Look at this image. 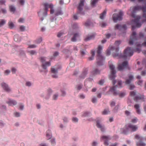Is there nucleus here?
<instances>
[{
  "label": "nucleus",
  "mask_w": 146,
  "mask_h": 146,
  "mask_svg": "<svg viewBox=\"0 0 146 146\" xmlns=\"http://www.w3.org/2000/svg\"><path fill=\"white\" fill-rule=\"evenodd\" d=\"M98 1V0H93L91 3L92 6H94Z\"/></svg>",
  "instance_id": "a19ab883"
},
{
  "label": "nucleus",
  "mask_w": 146,
  "mask_h": 146,
  "mask_svg": "<svg viewBox=\"0 0 146 146\" xmlns=\"http://www.w3.org/2000/svg\"><path fill=\"white\" fill-rule=\"evenodd\" d=\"M93 79L91 78H87L86 80L84 82V85L85 86H86V85H87L88 84H91V82L90 81L91 80H92Z\"/></svg>",
  "instance_id": "c756f323"
},
{
  "label": "nucleus",
  "mask_w": 146,
  "mask_h": 146,
  "mask_svg": "<svg viewBox=\"0 0 146 146\" xmlns=\"http://www.w3.org/2000/svg\"><path fill=\"white\" fill-rule=\"evenodd\" d=\"M4 90L6 91L7 92H9L11 91V89L9 87L8 84L4 82H2L1 84Z\"/></svg>",
  "instance_id": "f3484780"
},
{
  "label": "nucleus",
  "mask_w": 146,
  "mask_h": 146,
  "mask_svg": "<svg viewBox=\"0 0 146 146\" xmlns=\"http://www.w3.org/2000/svg\"><path fill=\"white\" fill-rule=\"evenodd\" d=\"M19 4L21 5H23L25 3V1L24 0H20L19 1Z\"/></svg>",
  "instance_id": "13d9d810"
},
{
  "label": "nucleus",
  "mask_w": 146,
  "mask_h": 146,
  "mask_svg": "<svg viewBox=\"0 0 146 146\" xmlns=\"http://www.w3.org/2000/svg\"><path fill=\"white\" fill-rule=\"evenodd\" d=\"M106 10H105L102 13L100 14V18L101 19H103L104 17H105L106 15Z\"/></svg>",
  "instance_id": "c85d7f7f"
},
{
  "label": "nucleus",
  "mask_w": 146,
  "mask_h": 146,
  "mask_svg": "<svg viewBox=\"0 0 146 146\" xmlns=\"http://www.w3.org/2000/svg\"><path fill=\"white\" fill-rule=\"evenodd\" d=\"M19 29L21 31H24L25 30V27L23 25H21L19 27Z\"/></svg>",
  "instance_id": "4c0bfd02"
},
{
  "label": "nucleus",
  "mask_w": 146,
  "mask_h": 146,
  "mask_svg": "<svg viewBox=\"0 0 146 146\" xmlns=\"http://www.w3.org/2000/svg\"><path fill=\"white\" fill-rule=\"evenodd\" d=\"M29 52L31 55H34L36 53V52L35 50H31L29 51Z\"/></svg>",
  "instance_id": "3c124183"
},
{
  "label": "nucleus",
  "mask_w": 146,
  "mask_h": 146,
  "mask_svg": "<svg viewBox=\"0 0 146 146\" xmlns=\"http://www.w3.org/2000/svg\"><path fill=\"white\" fill-rule=\"evenodd\" d=\"M58 94H54L52 97V99L54 100H56L58 96Z\"/></svg>",
  "instance_id": "c03bdc74"
},
{
  "label": "nucleus",
  "mask_w": 146,
  "mask_h": 146,
  "mask_svg": "<svg viewBox=\"0 0 146 146\" xmlns=\"http://www.w3.org/2000/svg\"><path fill=\"white\" fill-rule=\"evenodd\" d=\"M109 65L111 70V74L109 76V78L111 80H113L116 77L115 75L116 71L114 70L115 66L112 64V62L110 61L109 62Z\"/></svg>",
  "instance_id": "39448f33"
},
{
  "label": "nucleus",
  "mask_w": 146,
  "mask_h": 146,
  "mask_svg": "<svg viewBox=\"0 0 146 146\" xmlns=\"http://www.w3.org/2000/svg\"><path fill=\"white\" fill-rule=\"evenodd\" d=\"M136 91H131L130 92L129 95L131 96H134L136 95Z\"/></svg>",
  "instance_id": "f704fd0d"
},
{
  "label": "nucleus",
  "mask_w": 146,
  "mask_h": 146,
  "mask_svg": "<svg viewBox=\"0 0 146 146\" xmlns=\"http://www.w3.org/2000/svg\"><path fill=\"white\" fill-rule=\"evenodd\" d=\"M135 86L133 84H131L130 85L129 89L131 90L135 88Z\"/></svg>",
  "instance_id": "680f3d73"
},
{
  "label": "nucleus",
  "mask_w": 146,
  "mask_h": 146,
  "mask_svg": "<svg viewBox=\"0 0 146 146\" xmlns=\"http://www.w3.org/2000/svg\"><path fill=\"white\" fill-rule=\"evenodd\" d=\"M129 68L127 61L123 62L121 64H119L118 66V70L121 71L125 68Z\"/></svg>",
  "instance_id": "9d476101"
},
{
  "label": "nucleus",
  "mask_w": 146,
  "mask_h": 146,
  "mask_svg": "<svg viewBox=\"0 0 146 146\" xmlns=\"http://www.w3.org/2000/svg\"><path fill=\"white\" fill-rule=\"evenodd\" d=\"M36 47V45L35 44H31L29 46L28 48H34Z\"/></svg>",
  "instance_id": "4d7b16f0"
},
{
  "label": "nucleus",
  "mask_w": 146,
  "mask_h": 146,
  "mask_svg": "<svg viewBox=\"0 0 146 146\" xmlns=\"http://www.w3.org/2000/svg\"><path fill=\"white\" fill-rule=\"evenodd\" d=\"M80 35L78 33H76L74 34V36L71 38V41L72 42H76L77 40L79 38Z\"/></svg>",
  "instance_id": "412c9836"
},
{
  "label": "nucleus",
  "mask_w": 146,
  "mask_h": 146,
  "mask_svg": "<svg viewBox=\"0 0 146 146\" xmlns=\"http://www.w3.org/2000/svg\"><path fill=\"white\" fill-rule=\"evenodd\" d=\"M83 85L82 84H79L77 86V90H79L82 88Z\"/></svg>",
  "instance_id": "37998d69"
},
{
  "label": "nucleus",
  "mask_w": 146,
  "mask_h": 146,
  "mask_svg": "<svg viewBox=\"0 0 146 146\" xmlns=\"http://www.w3.org/2000/svg\"><path fill=\"white\" fill-rule=\"evenodd\" d=\"M9 7L11 11L14 13L15 11V7L13 5H10L9 6Z\"/></svg>",
  "instance_id": "473e14b6"
},
{
  "label": "nucleus",
  "mask_w": 146,
  "mask_h": 146,
  "mask_svg": "<svg viewBox=\"0 0 146 146\" xmlns=\"http://www.w3.org/2000/svg\"><path fill=\"white\" fill-rule=\"evenodd\" d=\"M141 10H142L143 13V17L145 19V20L142 21V22L143 23L145 21H146V4L143 7L139 6L131 7L127 12L128 14H129L132 17L135 18L134 19L132 20L131 21L132 30H134L136 27H140L141 25V24L139 23L140 17L137 16L135 14V13L137 11Z\"/></svg>",
  "instance_id": "f03ea898"
},
{
  "label": "nucleus",
  "mask_w": 146,
  "mask_h": 146,
  "mask_svg": "<svg viewBox=\"0 0 146 146\" xmlns=\"http://www.w3.org/2000/svg\"><path fill=\"white\" fill-rule=\"evenodd\" d=\"M135 138L138 140H142V138L141 137L138 135H136L135 137Z\"/></svg>",
  "instance_id": "79ce46f5"
},
{
  "label": "nucleus",
  "mask_w": 146,
  "mask_h": 146,
  "mask_svg": "<svg viewBox=\"0 0 146 146\" xmlns=\"http://www.w3.org/2000/svg\"><path fill=\"white\" fill-rule=\"evenodd\" d=\"M51 144L52 145H54L56 144L55 139H53L51 140Z\"/></svg>",
  "instance_id": "8fccbe9b"
},
{
  "label": "nucleus",
  "mask_w": 146,
  "mask_h": 146,
  "mask_svg": "<svg viewBox=\"0 0 146 146\" xmlns=\"http://www.w3.org/2000/svg\"><path fill=\"white\" fill-rule=\"evenodd\" d=\"M102 139L104 141V144L106 146L109 145L108 140L110 139L111 138L109 135L102 136L101 137Z\"/></svg>",
  "instance_id": "2eb2a0df"
},
{
  "label": "nucleus",
  "mask_w": 146,
  "mask_h": 146,
  "mask_svg": "<svg viewBox=\"0 0 146 146\" xmlns=\"http://www.w3.org/2000/svg\"><path fill=\"white\" fill-rule=\"evenodd\" d=\"M139 105L137 104H135L134 106V108L136 110V113L138 114L141 113L139 109Z\"/></svg>",
  "instance_id": "b1692460"
},
{
  "label": "nucleus",
  "mask_w": 146,
  "mask_h": 146,
  "mask_svg": "<svg viewBox=\"0 0 146 146\" xmlns=\"http://www.w3.org/2000/svg\"><path fill=\"white\" fill-rule=\"evenodd\" d=\"M5 0H0V5H3L5 4Z\"/></svg>",
  "instance_id": "338daca9"
},
{
  "label": "nucleus",
  "mask_w": 146,
  "mask_h": 146,
  "mask_svg": "<svg viewBox=\"0 0 146 146\" xmlns=\"http://www.w3.org/2000/svg\"><path fill=\"white\" fill-rule=\"evenodd\" d=\"M10 72V71L8 70H7L5 71L4 75H7L9 74Z\"/></svg>",
  "instance_id": "09e8293b"
},
{
  "label": "nucleus",
  "mask_w": 146,
  "mask_h": 146,
  "mask_svg": "<svg viewBox=\"0 0 146 146\" xmlns=\"http://www.w3.org/2000/svg\"><path fill=\"white\" fill-rule=\"evenodd\" d=\"M133 76L132 75L129 76V79H127L125 81V83L127 84H129L131 82V81L133 80Z\"/></svg>",
  "instance_id": "393cba45"
},
{
  "label": "nucleus",
  "mask_w": 146,
  "mask_h": 146,
  "mask_svg": "<svg viewBox=\"0 0 146 146\" xmlns=\"http://www.w3.org/2000/svg\"><path fill=\"white\" fill-rule=\"evenodd\" d=\"M88 70L87 68L83 69L81 74L78 77V79L80 80H81L84 79L86 77L87 74Z\"/></svg>",
  "instance_id": "4468645a"
},
{
  "label": "nucleus",
  "mask_w": 146,
  "mask_h": 146,
  "mask_svg": "<svg viewBox=\"0 0 146 146\" xmlns=\"http://www.w3.org/2000/svg\"><path fill=\"white\" fill-rule=\"evenodd\" d=\"M69 66L71 67H73L75 66V64L73 62H71L69 63Z\"/></svg>",
  "instance_id": "052dcab7"
},
{
  "label": "nucleus",
  "mask_w": 146,
  "mask_h": 146,
  "mask_svg": "<svg viewBox=\"0 0 146 146\" xmlns=\"http://www.w3.org/2000/svg\"><path fill=\"white\" fill-rule=\"evenodd\" d=\"M8 25L9 28L11 29H12L14 27V24L11 21H9L8 23Z\"/></svg>",
  "instance_id": "ea45409f"
},
{
  "label": "nucleus",
  "mask_w": 146,
  "mask_h": 146,
  "mask_svg": "<svg viewBox=\"0 0 146 146\" xmlns=\"http://www.w3.org/2000/svg\"><path fill=\"white\" fill-rule=\"evenodd\" d=\"M16 70L15 68H13L11 69V71L12 72V73L13 74H15L16 72Z\"/></svg>",
  "instance_id": "69168bd1"
},
{
  "label": "nucleus",
  "mask_w": 146,
  "mask_h": 146,
  "mask_svg": "<svg viewBox=\"0 0 146 146\" xmlns=\"http://www.w3.org/2000/svg\"><path fill=\"white\" fill-rule=\"evenodd\" d=\"M114 47L113 46H110L108 48V49L106 51V55L107 56H109L110 55L111 51H113L112 54L114 52H115V50L114 49Z\"/></svg>",
  "instance_id": "aec40b11"
},
{
  "label": "nucleus",
  "mask_w": 146,
  "mask_h": 146,
  "mask_svg": "<svg viewBox=\"0 0 146 146\" xmlns=\"http://www.w3.org/2000/svg\"><path fill=\"white\" fill-rule=\"evenodd\" d=\"M119 106L118 105L116 106L114 108L113 110V111L114 112H117V110L119 108Z\"/></svg>",
  "instance_id": "49530a36"
},
{
  "label": "nucleus",
  "mask_w": 146,
  "mask_h": 146,
  "mask_svg": "<svg viewBox=\"0 0 146 146\" xmlns=\"http://www.w3.org/2000/svg\"><path fill=\"white\" fill-rule=\"evenodd\" d=\"M138 121V119L136 117L131 119V122L133 123H136Z\"/></svg>",
  "instance_id": "a18cd8bd"
},
{
  "label": "nucleus",
  "mask_w": 146,
  "mask_h": 146,
  "mask_svg": "<svg viewBox=\"0 0 146 146\" xmlns=\"http://www.w3.org/2000/svg\"><path fill=\"white\" fill-rule=\"evenodd\" d=\"M127 28V26L125 25H121L119 24H117L114 27L115 30L119 29L121 31H125Z\"/></svg>",
  "instance_id": "f8f14e48"
},
{
  "label": "nucleus",
  "mask_w": 146,
  "mask_h": 146,
  "mask_svg": "<svg viewBox=\"0 0 146 146\" xmlns=\"http://www.w3.org/2000/svg\"><path fill=\"white\" fill-rule=\"evenodd\" d=\"M121 43V41H116L114 45L116 46H114V49L115 50V52H113V54L114 53L117 54V53H118V52L119 50V47H118V46Z\"/></svg>",
  "instance_id": "a211bd4d"
},
{
  "label": "nucleus",
  "mask_w": 146,
  "mask_h": 146,
  "mask_svg": "<svg viewBox=\"0 0 146 146\" xmlns=\"http://www.w3.org/2000/svg\"><path fill=\"white\" fill-rule=\"evenodd\" d=\"M24 106V105L23 104H20L19 106V109L21 110H23V109Z\"/></svg>",
  "instance_id": "774afa93"
},
{
  "label": "nucleus",
  "mask_w": 146,
  "mask_h": 146,
  "mask_svg": "<svg viewBox=\"0 0 146 146\" xmlns=\"http://www.w3.org/2000/svg\"><path fill=\"white\" fill-rule=\"evenodd\" d=\"M137 129L138 127L137 125L129 123L126 125L125 129L123 131V133L127 134L129 132H135Z\"/></svg>",
  "instance_id": "20e7f679"
},
{
  "label": "nucleus",
  "mask_w": 146,
  "mask_h": 146,
  "mask_svg": "<svg viewBox=\"0 0 146 146\" xmlns=\"http://www.w3.org/2000/svg\"><path fill=\"white\" fill-rule=\"evenodd\" d=\"M7 103L10 106L15 105L17 104V102L13 100H10Z\"/></svg>",
  "instance_id": "cd10ccee"
},
{
  "label": "nucleus",
  "mask_w": 146,
  "mask_h": 146,
  "mask_svg": "<svg viewBox=\"0 0 146 146\" xmlns=\"http://www.w3.org/2000/svg\"><path fill=\"white\" fill-rule=\"evenodd\" d=\"M136 33L135 31L132 32V35L131 36L129 44H132L133 43L135 44L136 45V47L133 48L131 47H128L124 51L123 54H121V53H117V54L114 53L113 54V57L117 58H122L124 60H129V57L131 56L133 54V51L138 53L140 52L141 45L139 43H136V41L137 38L136 36Z\"/></svg>",
  "instance_id": "f257e3e1"
},
{
  "label": "nucleus",
  "mask_w": 146,
  "mask_h": 146,
  "mask_svg": "<svg viewBox=\"0 0 146 146\" xmlns=\"http://www.w3.org/2000/svg\"><path fill=\"white\" fill-rule=\"evenodd\" d=\"M14 115L16 117H19L20 116V113H19L16 112L14 113Z\"/></svg>",
  "instance_id": "0e129e2a"
},
{
  "label": "nucleus",
  "mask_w": 146,
  "mask_h": 146,
  "mask_svg": "<svg viewBox=\"0 0 146 146\" xmlns=\"http://www.w3.org/2000/svg\"><path fill=\"white\" fill-rule=\"evenodd\" d=\"M72 120L74 122H77L78 121V119L76 117H74L72 118Z\"/></svg>",
  "instance_id": "de8ad7c7"
},
{
  "label": "nucleus",
  "mask_w": 146,
  "mask_h": 146,
  "mask_svg": "<svg viewBox=\"0 0 146 146\" xmlns=\"http://www.w3.org/2000/svg\"><path fill=\"white\" fill-rule=\"evenodd\" d=\"M85 50H82L80 51V53L82 55H84L85 54Z\"/></svg>",
  "instance_id": "bf43d9fd"
},
{
  "label": "nucleus",
  "mask_w": 146,
  "mask_h": 146,
  "mask_svg": "<svg viewBox=\"0 0 146 146\" xmlns=\"http://www.w3.org/2000/svg\"><path fill=\"white\" fill-rule=\"evenodd\" d=\"M52 92V91L51 89L49 88L47 90V92L48 95V97L47 98H48L50 95L51 94Z\"/></svg>",
  "instance_id": "c9c22d12"
},
{
  "label": "nucleus",
  "mask_w": 146,
  "mask_h": 146,
  "mask_svg": "<svg viewBox=\"0 0 146 146\" xmlns=\"http://www.w3.org/2000/svg\"><path fill=\"white\" fill-rule=\"evenodd\" d=\"M96 126L98 128H100L101 129V131L104 132L105 130V128L104 127L101 125L99 121H96Z\"/></svg>",
  "instance_id": "4be33fe9"
},
{
  "label": "nucleus",
  "mask_w": 146,
  "mask_h": 146,
  "mask_svg": "<svg viewBox=\"0 0 146 146\" xmlns=\"http://www.w3.org/2000/svg\"><path fill=\"white\" fill-rule=\"evenodd\" d=\"M42 38H40L36 41V42L38 44L39 43L42 41Z\"/></svg>",
  "instance_id": "e2e57ef3"
},
{
  "label": "nucleus",
  "mask_w": 146,
  "mask_h": 146,
  "mask_svg": "<svg viewBox=\"0 0 146 146\" xmlns=\"http://www.w3.org/2000/svg\"><path fill=\"white\" fill-rule=\"evenodd\" d=\"M110 111L108 108L105 109L102 112V114L104 115H106L108 114Z\"/></svg>",
  "instance_id": "72a5a7b5"
},
{
  "label": "nucleus",
  "mask_w": 146,
  "mask_h": 146,
  "mask_svg": "<svg viewBox=\"0 0 146 146\" xmlns=\"http://www.w3.org/2000/svg\"><path fill=\"white\" fill-rule=\"evenodd\" d=\"M51 73L53 74L52 77L53 78H58V69L54 68L53 67H51Z\"/></svg>",
  "instance_id": "dca6fc26"
},
{
  "label": "nucleus",
  "mask_w": 146,
  "mask_h": 146,
  "mask_svg": "<svg viewBox=\"0 0 146 146\" xmlns=\"http://www.w3.org/2000/svg\"><path fill=\"white\" fill-rule=\"evenodd\" d=\"M144 99V96L140 94L137 95L134 98V100L136 102L143 101Z\"/></svg>",
  "instance_id": "ddd939ff"
},
{
  "label": "nucleus",
  "mask_w": 146,
  "mask_h": 146,
  "mask_svg": "<svg viewBox=\"0 0 146 146\" xmlns=\"http://www.w3.org/2000/svg\"><path fill=\"white\" fill-rule=\"evenodd\" d=\"M121 81L120 80H119L118 81V86L119 88H121L122 87L121 86Z\"/></svg>",
  "instance_id": "5fc2aeb1"
},
{
  "label": "nucleus",
  "mask_w": 146,
  "mask_h": 146,
  "mask_svg": "<svg viewBox=\"0 0 146 146\" xmlns=\"http://www.w3.org/2000/svg\"><path fill=\"white\" fill-rule=\"evenodd\" d=\"M110 105L111 107H113L115 106V102L113 101H111L110 102Z\"/></svg>",
  "instance_id": "603ef678"
},
{
  "label": "nucleus",
  "mask_w": 146,
  "mask_h": 146,
  "mask_svg": "<svg viewBox=\"0 0 146 146\" xmlns=\"http://www.w3.org/2000/svg\"><path fill=\"white\" fill-rule=\"evenodd\" d=\"M90 22L89 21H87L85 23V25L86 27H88L90 25Z\"/></svg>",
  "instance_id": "6e6d98bb"
},
{
  "label": "nucleus",
  "mask_w": 146,
  "mask_h": 146,
  "mask_svg": "<svg viewBox=\"0 0 146 146\" xmlns=\"http://www.w3.org/2000/svg\"><path fill=\"white\" fill-rule=\"evenodd\" d=\"M6 20L1 19L0 22V27L4 25L6 23Z\"/></svg>",
  "instance_id": "58836bf2"
},
{
  "label": "nucleus",
  "mask_w": 146,
  "mask_h": 146,
  "mask_svg": "<svg viewBox=\"0 0 146 146\" xmlns=\"http://www.w3.org/2000/svg\"><path fill=\"white\" fill-rule=\"evenodd\" d=\"M89 115V113L87 112H85L82 115V116L83 117H85L88 116Z\"/></svg>",
  "instance_id": "864d4df0"
},
{
  "label": "nucleus",
  "mask_w": 146,
  "mask_h": 146,
  "mask_svg": "<svg viewBox=\"0 0 146 146\" xmlns=\"http://www.w3.org/2000/svg\"><path fill=\"white\" fill-rule=\"evenodd\" d=\"M45 58L41 57L40 58V61L42 63L41 66L43 69H46L48 66H50L51 64L50 62H46Z\"/></svg>",
  "instance_id": "6e6552de"
},
{
  "label": "nucleus",
  "mask_w": 146,
  "mask_h": 146,
  "mask_svg": "<svg viewBox=\"0 0 146 146\" xmlns=\"http://www.w3.org/2000/svg\"><path fill=\"white\" fill-rule=\"evenodd\" d=\"M64 33L62 31H60L58 33L57 35V36L58 37H60L62 35L64 34Z\"/></svg>",
  "instance_id": "e433bc0d"
},
{
  "label": "nucleus",
  "mask_w": 146,
  "mask_h": 146,
  "mask_svg": "<svg viewBox=\"0 0 146 146\" xmlns=\"http://www.w3.org/2000/svg\"><path fill=\"white\" fill-rule=\"evenodd\" d=\"M95 37V35L94 34L88 35L84 39V40L87 41L92 39H94Z\"/></svg>",
  "instance_id": "6ab92c4d"
},
{
  "label": "nucleus",
  "mask_w": 146,
  "mask_h": 146,
  "mask_svg": "<svg viewBox=\"0 0 146 146\" xmlns=\"http://www.w3.org/2000/svg\"><path fill=\"white\" fill-rule=\"evenodd\" d=\"M44 8L45 9V11L46 12L45 13H43V15L46 16V12L48 11V7L50 8V13L51 14H53L54 12V10L53 9V5L52 4H50L49 5H48V4L47 3H44Z\"/></svg>",
  "instance_id": "1a4fd4ad"
},
{
  "label": "nucleus",
  "mask_w": 146,
  "mask_h": 146,
  "mask_svg": "<svg viewBox=\"0 0 146 146\" xmlns=\"http://www.w3.org/2000/svg\"><path fill=\"white\" fill-rule=\"evenodd\" d=\"M102 49V47L99 45L97 48V56L96 58L97 63L98 66H101L103 64L104 60L105 58L101 55V51Z\"/></svg>",
  "instance_id": "7ed1b4c3"
},
{
  "label": "nucleus",
  "mask_w": 146,
  "mask_h": 146,
  "mask_svg": "<svg viewBox=\"0 0 146 146\" xmlns=\"http://www.w3.org/2000/svg\"><path fill=\"white\" fill-rule=\"evenodd\" d=\"M145 144L140 140L138 142L136 143V145L137 146H145Z\"/></svg>",
  "instance_id": "bb28decb"
},
{
  "label": "nucleus",
  "mask_w": 146,
  "mask_h": 146,
  "mask_svg": "<svg viewBox=\"0 0 146 146\" xmlns=\"http://www.w3.org/2000/svg\"><path fill=\"white\" fill-rule=\"evenodd\" d=\"M117 87V85L114 86L110 88V91L114 95L119 94V96L121 97H124L125 95V92H123L119 94V92L116 90Z\"/></svg>",
  "instance_id": "423d86ee"
},
{
  "label": "nucleus",
  "mask_w": 146,
  "mask_h": 146,
  "mask_svg": "<svg viewBox=\"0 0 146 146\" xmlns=\"http://www.w3.org/2000/svg\"><path fill=\"white\" fill-rule=\"evenodd\" d=\"M100 73V71L98 70L97 69H95L92 72V73L95 75L99 74Z\"/></svg>",
  "instance_id": "2f4dec72"
},
{
  "label": "nucleus",
  "mask_w": 146,
  "mask_h": 146,
  "mask_svg": "<svg viewBox=\"0 0 146 146\" xmlns=\"http://www.w3.org/2000/svg\"><path fill=\"white\" fill-rule=\"evenodd\" d=\"M91 54L92 55L91 56L88 58V60H93L95 54V51L93 50H91Z\"/></svg>",
  "instance_id": "a878e982"
},
{
  "label": "nucleus",
  "mask_w": 146,
  "mask_h": 146,
  "mask_svg": "<svg viewBox=\"0 0 146 146\" xmlns=\"http://www.w3.org/2000/svg\"><path fill=\"white\" fill-rule=\"evenodd\" d=\"M123 15V13L121 11H120L119 14L116 13H114L112 16L113 19V21L116 23L117 21H120L122 20V16Z\"/></svg>",
  "instance_id": "0eeeda50"
},
{
  "label": "nucleus",
  "mask_w": 146,
  "mask_h": 146,
  "mask_svg": "<svg viewBox=\"0 0 146 146\" xmlns=\"http://www.w3.org/2000/svg\"><path fill=\"white\" fill-rule=\"evenodd\" d=\"M46 136L48 140L50 139L51 137L52 134L50 130H48L46 131Z\"/></svg>",
  "instance_id": "5701e85b"
},
{
  "label": "nucleus",
  "mask_w": 146,
  "mask_h": 146,
  "mask_svg": "<svg viewBox=\"0 0 146 146\" xmlns=\"http://www.w3.org/2000/svg\"><path fill=\"white\" fill-rule=\"evenodd\" d=\"M14 40L16 42H17L20 40V38L18 35H15L13 37Z\"/></svg>",
  "instance_id": "7c9ffc66"
},
{
  "label": "nucleus",
  "mask_w": 146,
  "mask_h": 146,
  "mask_svg": "<svg viewBox=\"0 0 146 146\" xmlns=\"http://www.w3.org/2000/svg\"><path fill=\"white\" fill-rule=\"evenodd\" d=\"M85 0H80L78 6H77L78 13H79L83 14L82 11L83 9V7L84 6Z\"/></svg>",
  "instance_id": "9b49d317"
}]
</instances>
